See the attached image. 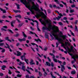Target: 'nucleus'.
Returning a JSON list of instances; mask_svg holds the SVG:
<instances>
[{"mask_svg": "<svg viewBox=\"0 0 78 78\" xmlns=\"http://www.w3.org/2000/svg\"><path fill=\"white\" fill-rule=\"evenodd\" d=\"M31 20L33 22H36L37 23V27H38V25H39V24L38 23V22H37V20H35V21H34L33 19H31Z\"/></svg>", "mask_w": 78, "mask_h": 78, "instance_id": "obj_15", "label": "nucleus"}, {"mask_svg": "<svg viewBox=\"0 0 78 78\" xmlns=\"http://www.w3.org/2000/svg\"><path fill=\"white\" fill-rule=\"evenodd\" d=\"M70 55L71 56L72 58L74 60L72 61V63L73 64V63H74L76 60L75 59V58H78V56L77 55H73L72 54H70Z\"/></svg>", "mask_w": 78, "mask_h": 78, "instance_id": "obj_5", "label": "nucleus"}, {"mask_svg": "<svg viewBox=\"0 0 78 78\" xmlns=\"http://www.w3.org/2000/svg\"><path fill=\"white\" fill-rule=\"evenodd\" d=\"M26 71L29 74H31V73L30 72V70H29L28 69H26Z\"/></svg>", "mask_w": 78, "mask_h": 78, "instance_id": "obj_49", "label": "nucleus"}, {"mask_svg": "<svg viewBox=\"0 0 78 78\" xmlns=\"http://www.w3.org/2000/svg\"><path fill=\"white\" fill-rule=\"evenodd\" d=\"M78 20H76L75 23V25H76L78 23Z\"/></svg>", "mask_w": 78, "mask_h": 78, "instance_id": "obj_43", "label": "nucleus"}, {"mask_svg": "<svg viewBox=\"0 0 78 78\" xmlns=\"http://www.w3.org/2000/svg\"><path fill=\"white\" fill-rule=\"evenodd\" d=\"M75 73H76L75 71L74 70V71H72L71 72V74H75Z\"/></svg>", "mask_w": 78, "mask_h": 78, "instance_id": "obj_27", "label": "nucleus"}, {"mask_svg": "<svg viewBox=\"0 0 78 78\" xmlns=\"http://www.w3.org/2000/svg\"><path fill=\"white\" fill-rule=\"evenodd\" d=\"M5 68H6V66L5 65H3L2 66V70H4L5 69Z\"/></svg>", "mask_w": 78, "mask_h": 78, "instance_id": "obj_19", "label": "nucleus"}, {"mask_svg": "<svg viewBox=\"0 0 78 78\" xmlns=\"http://www.w3.org/2000/svg\"><path fill=\"white\" fill-rule=\"evenodd\" d=\"M51 65L52 67H54V64H53V63L52 62H51Z\"/></svg>", "mask_w": 78, "mask_h": 78, "instance_id": "obj_46", "label": "nucleus"}, {"mask_svg": "<svg viewBox=\"0 0 78 78\" xmlns=\"http://www.w3.org/2000/svg\"><path fill=\"white\" fill-rule=\"evenodd\" d=\"M22 33L24 37H27V35H26V34L24 33V32H23Z\"/></svg>", "mask_w": 78, "mask_h": 78, "instance_id": "obj_28", "label": "nucleus"}, {"mask_svg": "<svg viewBox=\"0 0 78 78\" xmlns=\"http://www.w3.org/2000/svg\"><path fill=\"white\" fill-rule=\"evenodd\" d=\"M30 78H36V77L34 76H31Z\"/></svg>", "mask_w": 78, "mask_h": 78, "instance_id": "obj_42", "label": "nucleus"}, {"mask_svg": "<svg viewBox=\"0 0 78 78\" xmlns=\"http://www.w3.org/2000/svg\"><path fill=\"white\" fill-rule=\"evenodd\" d=\"M50 74L51 75V76L52 78H56V77L53 75V73H52V72H51Z\"/></svg>", "mask_w": 78, "mask_h": 78, "instance_id": "obj_18", "label": "nucleus"}, {"mask_svg": "<svg viewBox=\"0 0 78 78\" xmlns=\"http://www.w3.org/2000/svg\"><path fill=\"white\" fill-rule=\"evenodd\" d=\"M17 54L16 55L17 56H20L21 55V53L20 52H19V51H17Z\"/></svg>", "mask_w": 78, "mask_h": 78, "instance_id": "obj_16", "label": "nucleus"}, {"mask_svg": "<svg viewBox=\"0 0 78 78\" xmlns=\"http://www.w3.org/2000/svg\"><path fill=\"white\" fill-rule=\"evenodd\" d=\"M44 51H47V48H45L44 49Z\"/></svg>", "mask_w": 78, "mask_h": 78, "instance_id": "obj_59", "label": "nucleus"}, {"mask_svg": "<svg viewBox=\"0 0 78 78\" xmlns=\"http://www.w3.org/2000/svg\"><path fill=\"white\" fill-rule=\"evenodd\" d=\"M5 51V50L4 49H3V50L2 51V52L3 53H4Z\"/></svg>", "mask_w": 78, "mask_h": 78, "instance_id": "obj_57", "label": "nucleus"}, {"mask_svg": "<svg viewBox=\"0 0 78 78\" xmlns=\"http://www.w3.org/2000/svg\"><path fill=\"white\" fill-rule=\"evenodd\" d=\"M18 41L20 42H22V41H26V38H23V39L19 38L18 39Z\"/></svg>", "mask_w": 78, "mask_h": 78, "instance_id": "obj_10", "label": "nucleus"}, {"mask_svg": "<svg viewBox=\"0 0 78 78\" xmlns=\"http://www.w3.org/2000/svg\"><path fill=\"white\" fill-rule=\"evenodd\" d=\"M30 34H36V33H35L32 31H30Z\"/></svg>", "mask_w": 78, "mask_h": 78, "instance_id": "obj_39", "label": "nucleus"}, {"mask_svg": "<svg viewBox=\"0 0 78 78\" xmlns=\"http://www.w3.org/2000/svg\"><path fill=\"white\" fill-rule=\"evenodd\" d=\"M53 58V60L54 62H57L58 60H57V59L55 58Z\"/></svg>", "mask_w": 78, "mask_h": 78, "instance_id": "obj_24", "label": "nucleus"}, {"mask_svg": "<svg viewBox=\"0 0 78 78\" xmlns=\"http://www.w3.org/2000/svg\"><path fill=\"white\" fill-rule=\"evenodd\" d=\"M56 47L58 48V45H59V43H56Z\"/></svg>", "mask_w": 78, "mask_h": 78, "instance_id": "obj_47", "label": "nucleus"}, {"mask_svg": "<svg viewBox=\"0 0 78 78\" xmlns=\"http://www.w3.org/2000/svg\"><path fill=\"white\" fill-rule=\"evenodd\" d=\"M46 62V64L47 66H50L51 65H50V63H49L47 62Z\"/></svg>", "mask_w": 78, "mask_h": 78, "instance_id": "obj_25", "label": "nucleus"}, {"mask_svg": "<svg viewBox=\"0 0 78 78\" xmlns=\"http://www.w3.org/2000/svg\"><path fill=\"white\" fill-rule=\"evenodd\" d=\"M31 44H32V45H36L37 47H38V45H37L36 44H35L33 43H31Z\"/></svg>", "mask_w": 78, "mask_h": 78, "instance_id": "obj_38", "label": "nucleus"}, {"mask_svg": "<svg viewBox=\"0 0 78 78\" xmlns=\"http://www.w3.org/2000/svg\"><path fill=\"white\" fill-rule=\"evenodd\" d=\"M54 2H56L57 4H59V2H58V0H54Z\"/></svg>", "mask_w": 78, "mask_h": 78, "instance_id": "obj_29", "label": "nucleus"}, {"mask_svg": "<svg viewBox=\"0 0 78 78\" xmlns=\"http://www.w3.org/2000/svg\"><path fill=\"white\" fill-rule=\"evenodd\" d=\"M49 55H51V56H53V58H55V55H53V54L52 53H49Z\"/></svg>", "mask_w": 78, "mask_h": 78, "instance_id": "obj_23", "label": "nucleus"}, {"mask_svg": "<svg viewBox=\"0 0 78 78\" xmlns=\"http://www.w3.org/2000/svg\"><path fill=\"white\" fill-rule=\"evenodd\" d=\"M22 69L24 71V72H25L26 71V69H25L26 67L24 66H22Z\"/></svg>", "mask_w": 78, "mask_h": 78, "instance_id": "obj_12", "label": "nucleus"}, {"mask_svg": "<svg viewBox=\"0 0 78 78\" xmlns=\"http://www.w3.org/2000/svg\"><path fill=\"white\" fill-rule=\"evenodd\" d=\"M67 67L68 68V69H69V70H71V67L69 66H67Z\"/></svg>", "mask_w": 78, "mask_h": 78, "instance_id": "obj_62", "label": "nucleus"}, {"mask_svg": "<svg viewBox=\"0 0 78 78\" xmlns=\"http://www.w3.org/2000/svg\"><path fill=\"white\" fill-rule=\"evenodd\" d=\"M38 73H39V75L40 76H42V73H41V72H39Z\"/></svg>", "mask_w": 78, "mask_h": 78, "instance_id": "obj_50", "label": "nucleus"}, {"mask_svg": "<svg viewBox=\"0 0 78 78\" xmlns=\"http://www.w3.org/2000/svg\"><path fill=\"white\" fill-rule=\"evenodd\" d=\"M15 17H19V18H20V19H21V18H22V16L20 15H19L15 16Z\"/></svg>", "mask_w": 78, "mask_h": 78, "instance_id": "obj_20", "label": "nucleus"}, {"mask_svg": "<svg viewBox=\"0 0 78 78\" xmlns=\"http://www.w3.org/2000/svg\"><path fill=\"white\" fill-rule=\"evenodd\" d=\"M47 24H48V27H43V31H44L45 30H48L49 31H51V30H53V27H52V26L51 25V21L49 19H48V21L46 20L45 21L43 22V24L44 25V26H46Z\"/></svg>", "mask_w": 78, "mask_h": 78, "instance_id": "obj_2", "label": "nucleus"}, {"mask_svg": "<svg viewBox=\"0 0 78 78\" xmlns=\"http://www.w3.org/2000/svg\"><path fill=\"white\" fill-rule=\"evenodd\" d=\"M4 45V43H0V46H3Z\"/></svg>", "mask_w": 78, "mask_h": 78, "instance_id": "obj_48", "label": "nucleus"}, {"mask_svg": "<svg viewBox=\"0 0 78 78\" xmlns=\"http://www.w3.org/2000/svg\"><path fill=\"white\" fill-rule=\"evenodd\" d=\"M58 24L60 25H62V22H59L58 23Z\"/></svg>", "mask_w": 78, "mask_h": 78, "instance_id": "obj_52", "label": "nucleus"}, {"mask_svg": "<svg viewBox=\"0 0 78 78\" xmlns=\"http://www.w3.org/2000/svg\"><path fill=\"white\" fill-rule=\"evenodd\" d=\"M1 11H3V13H6V10H5V9H2V10Z\"/></svg>", "mask_w": 78, "mask_h": 78, "instance_id": "obj_33", "label": "nucleus"}, {"mask_svg": "<svg viewBox=\"0 0 78 78\" xmlns=\"http://www.w3.org/2000/svg\"><path fill=\"white\" fill-rule=\"evenodd\" d=\"M24 60L26 62V63H27V64H28V62H29V60L28 59H26L25 58Z\"/></svg>", "mask_w": 78, "mask_h": 78, "instance_id": "obj_17", "label": "nucleus"}, {"mask_svg": "<svg viewBox=\"0 0 78 78\" xmlns=\"http://www.w3.org/2000/svg\"><path fill=\"white\" fill-rule=\"evenodd\" d=\"M61 3H63V4L65 5V6L66 8H67V4H66V2H63V1H61Z\"/></svg>", "mask_w": 78, "mask_h": 78, "instance_id": "obj_26", "label": "nucleus"}, {"mask_svg": "<svg viewBox=\"0 0 78 78\" xmlns=\"http://www.w3.org/2000/svg\"><path fill=\"white\" fill-rule=\"evenodd\" d=\"M26 54H27L26 53H24L23 54V55L21 56L20 58H21V60L23 61V60L24 59V60L25 59V55H26Z\"/></svg>", "mask_w": 78, "mask_h": 78, "instance_id": "obj_6", "label": "nucleus"}, {"mask_svg": "<svg viewBox=\"0 0 78 78\" xmlns=\"http://www.w3.org/2000/svg\"><path fill=\"white\" fill-rule=\"evenodd\" d=\"M12 73H11V70L9 69V74H11Z\"/></svg>", "mask_w": 78, "mask_h": 78, "instance_id": "obj_45", "label": "nucleus"}, {"mask_svg": "<svg viewBox=\"0 0 78 78\" xmlns=\"http://www.w3.org/2000/svg\"><path fill=\"white\" fill-rule=\"evenodd\" d=\"M15 21H12L11 23V25L12 27H13L14 25H13V23H15Z\"/></svg>", "mask_w": 78, "mask_h": 78, "instance_id": "obj_22", "label": "nucleus"}, {"mask_svg": "<svg viewBox=\"0 0 78 78\" xmlns=\"http://www.w3.org/2000/svg\"><path fill=\"white\" fill-rule=\"evenodd\" d=\"M20 0L21 3H23V4L25 5L26 7L28 8L31 12H32V14H34V10H33V9H34V5L33 4V5L31 6L30 5V4L29 2H27L26 0Z\"/></svg>", "mask_w": 78, "mask_h": 78, "instance_id": "obj_3", "label": "nucleus"}, {"mask_svg": "<svg viewBox=\"0 0 78 78\" xmlns=\"http://www.w3.org/2000/svg\"><path fill=\"white\" fill-rule=\"evenodd\" d=\"M27 69H30V70H32V71H34V70H33V69H32L31 68H30L29 67V66H27Z\"/></svg>", "mask_w": 78, "mask_h": 78, "instance_id": "obj_32", "label": "nucleus"}, {"mask_svg": "<svg viewBox=\"0 0 78 78\" xmlns=\"http://www.w3.org/2000/svg\"><path fill=\"white\" fill-rule=\"evenodd\" d=\"M65 45L66 47L64 46V48L65 50H67L69 52H72V51H73V46H71V49H70L69 47H68V46H67L68 45H69V46L70 45V43L68 42H65Z\"/></svg>", "mask_w": 78, "mask_h": 78, "instance_id": "obj_4", "label": "nucleus"}, {"mask_svg": "<svg viewBox=\"0 0 78 78\" xmlns=\"http://www.w3.org/2000/svg\"><path fill=\"white\" fill-rule=\"evenodd\" d=\"M69 9H70L69 10V12H70V13H72L75 12V10L74 9H72L70 7H69Z\"/></svg>", "mask_w": 78, "mask_h": 78, "instance_id": "obj_11", "label": "nucleus"}, {"mask_svg": "<svg viewBox=\"0 0 78 78\" xmlns=\"http://www.w3.org/2000/svg\"><path fill=\"white\" fill-rule=\"evenodd\" d=\"M69 19L70 20H73L74 19V18H69Z\"/></svg>", "mask_w": 78, "mask_h": 78, "instance_id": "obj_51", "label": "nucleus"}, {"mask_svg": "<svg viewBox=\"0 0 78 78\" xmlns=\"http://www.w3.org/2000/svg\"><path fill=\"white\" fill-rule=\"evenodd\" d=\"M13 11L15 12L16 13H17V12H20V13L21 12V11H20V10H13Z\"/></svg>", "mask_w": 78, "mask_h": 78, "instance_id": "obj_13", "label": "nucleus"}, {"mask_svg": "<svg viewBox=\"0 0 78 78\" xmlns=\"http://www.w3.org/2000/svg\"><path fill=\"white\" fill-rule=\"evenodd\" d=\"M15 5H16V6H17V9H20V7H19V5L16 3H15Z\"/></svg>", "mask_w": 78, "mask_h": 78, "instance_id": "obj_21", "label": "nucleus"}, {"mask_svg": "<svg viewBox=\"0 0 78 78\" xmlns=\"http://www.w3.org/2000/svg\"><path fill=\"white\" fill-rule=\"evenodd\" d=\"M21 76H22V75H20V74H18L17 75V77H21Z\"/></svg>", "mask_w": 78, "mask_h": 78, "instance_id": "obj_40", "label": "nucleus"}, {"mask_svg": "<svg viewBox=\"0 0 78 78\" xmlns=\"http://www.w3.org/2000/svg\"><path fill=\"white\" fill-rule=\"evenodd\" d=\"M6 16H2V18H3V19H5V18H6Z\"/></svg>", "mask_w": 78, "mask_h": 78, "instance_id": "obj_54", "label": "nucleus"}, {"mask_svg": "<svg viewBox=\"0 0 78 78\" xmlns=\"http://www.w3.org/2000/svg\"><path fill=\"white\" fill-rule=\"evenodd\" d=\"M58 33V34L59 36H60V37L63 34L62 31H59V29H58V27L56 26H55L54 28H53V30L51 32V34L53 36H54L55 39L58 40V41L59 42L60 44H62V42H63V40L62 39L60 38H59L58 36V35L57 34V33Z\"/></svg>", "mask_w": 78, "mask_h": 78, "instance_id": "obj_1", "label": "nucleus"}, {"mask_svg": "<svg viewBox=\"0 0 78 78\" xmlns=\"http://www.w3.org/2000/svg\"><path fill=\"white\" fill-rule=\"evenodd\" d=\"M50 36L51 37V40H53V39H54V38L53 37V36H52L51 34H50Z\"/></svg>", "mask_w": 78, "mask_h": 78, "instance_id": "obj_37", "label": "nucleus"}, {"mask_svg": "<svg viewBox=\"0 0 78 78\" xmlns=\"http://www.w3.org/2000/svg\"><path fill=\"white\" fill-rule=\"evenodd\" d=\"M26 78H30V77H29V75H28L26 76Z\"/></svg>", "mask_w": 78, "mask_h": 78, "instance_id": "obj_61", "label": "nucleus"}, {"mask_svg": "<svg viewBox=\"0 0 78 78\" xmlns=\"http://www.w3.org/2000/svg\"><path fill=\"white\" fill-rule=\"evenodd\" d=\"M58 63H59V64H61V63H62V62L59 60H58Z\"/></svg>", "mask_w": 78, "mask_h": 78, "instance_id": "obj_55", "label": "nucleus"}, {"mask_svg": "<svg viewBox=\"0 0 78 78\" xmlns=\"http://www.w3.org/2000/svg\"><path fill=\"white\" fill-rule=\"evenodd\" d=\"M60 65L62 67V68H61V71L62 72H63L65 69V67H64V65H62L61 64H60Z\"/></svg>", "mask_w": 78, "mask_h": 78, "instance_id": "obj_9", "label": "nucleus"}, {"mask_svg": "<svg viewBox=\"0 0 78 78\" xmlns=\"http://www.w3.org/2000/svg\"><path fill=\"white\" fill-rule=\"evenodd\" d=\"M61 37L63 39H66V38L67 37V36L66 35H61Z\"/></svg>", "mask_w": 78, "mask_h": 78, "instance_id": "obj_14", "label": "nucleus"}, {"mask_svg": "<svg viewBox=\"0 0 78 78\" xmlns=\"http://www.w3.org/2000/svg\"><path fill=\"white\" fill-rule=\"evenodd\" d=\"M5 39L6 40V41H8V40H9V38H8V37H6Z\"/></svg>", "mask_w": 78, "mask_h": 78, "instance_id": "obj_58", "label": "nucleus"}, {"mask_svg": "<svg viewBox=\"0 0 78 78\" xmlns=\"http://www.w3.org/2000/svg\"><path fill=\"white\" fill-rule=\"evenodd\" d=\"M63 78H68V77L64 76H63Z\"/></svg>", "mask_w": 78, "mask_h": 78, "instance_id": "obj_64", "label": "nucleus"}, {"mask_svg": "<svg viewBox=\"0 0 78 78\" xmlns=\"http://www.w3.org/2000/svg\"><path fill=\"white\" fill-rule=\"evenodd\" d=\"M10 46L11 48H14V46H13V45H10Z\"/></svg>", "mask_w": 78, "mask_h": 78, "instance_id": "obj_53", "label": "nucleus"}, {"mask_svg": "<svg viewBox=\"0 0 78 78\" xmlns=\"http://www.w3.org/2000/svg\"><path fill=\"white\" fill-rule=\"evenodd\" d=\"M75 31H78V28H77L76 26H75Z\"/></svg>", "mask_w": 78, "mask_h": 78, "instance_id": "obj_30", "label": "nucleus"}, {"mask_svg": "<svg viewBox=\"0 0 78 78\" xmlns=\"http://www.w3.org/2000/svg\"><path fill=\"white\" fill-rule=\"evenodd\" d=\"M53 7H54V8H56V5H53Z\"/></svg>", "mask_w": 78, "mask_h": 78, "instance_id": "obj_63", "label": "nucleus"}, {"mask_svg": "<svg viewBox=\"0 0 78 78\" xmlns=\"http://www.w3.org/2000/svg\"><path fill=\"white\" fill-rule=\"evenodd\" d=\"M37 30H38V31H41V30H40V29L39 28V27L37 26Z\"/></svg>", "mask_w": 78, "mask_h": 78, "instance_id": "obj_44", "label": "nucleus"}, {"mask_svg": "<svg viewBox=\"0 0 78 78\" xmlns=\"http://www.w3.org/2000/svg\"><path fill=\"white\" fill-rule=\"evenodd\" d=\"M20 35V34H17L16 35H15V37H19V36Z\"/></svg>", "mask_w": 78, "mask_h": 78, "instance_id": "obj_35", "label": "nucleus"}, {"mask_svg": "<svg viewBox=\"0 0 78 78\" xmlns=\"http://www.w3.org/2000/svg\"><path fill=\"white\" fill-rule=\"evenodd\" d=\"M63 20H67V18L66 17H65L63 18Z\"/></svg>", "mask_w": 78, "mask_h": 78, "instance_id": "obj_36", "label": "nucleus"}, {"mask_svg": "<svg viewBox=\"0 0 78 78\" xmlns=\"http://www.w3.org/2000/svg\"><path fill=\"white\" fill-rule=\"evenodd\" d=\"M58 49L59 50H60L61 51H64V50H63V49H61V48L60 47L58 48Z\"/></svg>", "mask_w": 78, "mask_h": 78, "instance_id": "obj_34", "label": "nucleus"}, {"mask_svg": "<svg viewBox=\"0 0 78 78\" xmlns=\"http://www.w3.org/2000/svg\"><path fill=\"white\" fill-rule=\"evenodd\" d=\"M59 15L60 16H58L56 18V19H57L58 20H59L60 19H61V17H62L63 16V15H62V13H59Z\"/></svg>", "mask_w": 78, "mask_h": 78, "instance_id": "obj_7", "label": "nucleus"}, {"mask_svg": "<svg viewBox=\"0 0 78 78\" xmlns=\"http://www.w3.org/2000/svg\"><path fill=\"white\" fill-rule=\"evenodd\" d=\"M30 64L31 65H34L35 64V62H34V60L33 59H31Z\"/></svg>", "mask_w": 78, "mask_h": 78, "instance_id": "obj_8", "label": "nucleus"}, {"mask_svg": "<svg viewBox=\"0 0 78 78\" xmlns=\"http://www.w3.org/2000/svg\"><path fill=\"white\" fill-rule=\"evenodd\" d=\"M8 48H9V51L10 52H12V50L11 49V48H10V47L9 46H8Z\"/></svg>", "mask_w": 78, "mask_h": 78, "instance_id": "obj_31", "label": "nucleus"}, {"mask_svg": "<svg viewBox=\"0 0 78 78\" xmlns=\"http://www.w3.org/2000/svg\"><path fill=\"white\" fill-rule=\"evenodd\" d=\"M35 72L37 73V72H38V70L37 69H35Z\"/></svg>", "mask_w": 78, "mask_h": 78, "instance_id": "obj_60", "label": "nucleus"}, {"mask_svg": "<svg viewBox=\"0 0 78 78\" xmlns=\"http://www.w3.org/2000/svg\"><path fill=\"white\" fill-rule=\"evenodd\" d=\"M19 45H20V43H18L16 44V46L17 47H18V46H19Z\"/></svg>", "mask_w": 78, "mask_h": 78, "instance_id": "obj_56", "label": "nucleus"}, {"mask_svg": "<svg viewBox=\"0 0 78 78\" xmlns=\"http://www.w3.org/2000/svg\"><path fill=\"white\" fill-rule=\"evenodd\" d=\"M44 76H47V73H46V72H44Z\"/></svg>", "mask_w": 78, "mask_h": 78, "instance_id": "obj_41", "label": "nucleus"}]
</instances>
